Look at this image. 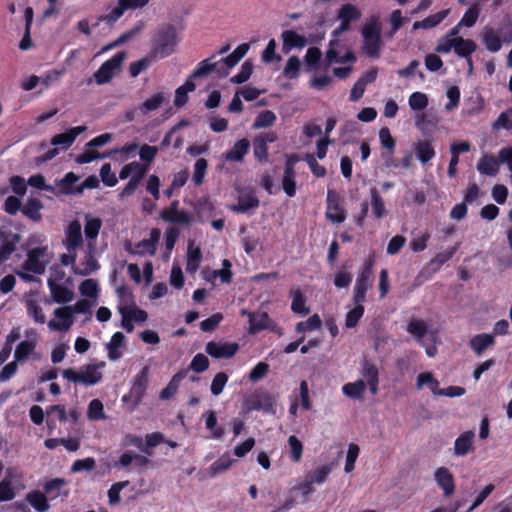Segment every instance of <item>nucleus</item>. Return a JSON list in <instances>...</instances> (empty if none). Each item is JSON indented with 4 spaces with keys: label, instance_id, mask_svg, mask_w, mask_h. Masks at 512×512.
Returning <instances> with one entry per match:
<instances>
[{
    "label": "nucleus",
    "instance_id": "2",
    "mask_svg": "<svg viewBox=\"0 0 512 512\" xmlns=\"http://www.w3.org/2000/svg\"><path fill=\"white\" fill-rule=\"evenodd\" d=\"M381 24L377 17L369 18L361 28L362 50L370 58H379L383 48Z\"/></svg>",
    "mask_w": 512,
    "mask_h": 512
},
{
    "label": "nucleus",
    "instance_id": "55",
    "mask_svg": "<svg viewBox=\"0 0 512 512\" xmlns=\"http://www.w3.org/2000/svg\"><path fill=\"white\" fill-rule=\"evenodd\" d=\"M332 471V466L329 464L321 465L316 467L313 471H311L307 478L313 483V484H323L328 476L330 475Z\"/></svg>",
    "mask_w": 512,
    "mask_h": 512
},
{
    "label": "nucleus",
    "instance_id": "37",
    "mask_svg": "<svg viewBox=\"0 0 512 512\" xmlns=\"http://www.w3.org/2000/svg\"><path fill=\"white\" fill-rule=\"evenodd\" d=\"M500 161L492 155H483L478 163L477 170L482 175L495 176L499 172Z\"/></svg>",
    "mask_w": 512,
    "mask_h": 512
},
{
    "label": "nucleus",
    "instance_id": "48",
    "mask_svg": "<svg viewBox=\"0 0 512 512\" xmlns=\"http://www.w3.org/2000/svg\"><path fill=\"white\" fill-rule=\"evenodd\" d=\"M215 56L201 61L197 68L193 71L192 77L199 78L210 72H216L221 69L220 60L214 61Z\"/></svg>",
    "mask_w": 512,
    "mask_h": 512
},
{
    "label": "nucleus",
    "instance_id": "61",
    "mask_svg": "<svg viewBox=\"0 0 512 512\" xmlns=\"http://www.w3.org/2000/svg\"><path fill=\"white\" fill-rule=\"evenodd\" d=\"M429 100L425 93L414 92L409 96V107L414 111H422L428 106Z\"/></svg>",
    "mask_w": 512,
    "mask_h": 512
},
{
    "label": "nucleus",
    "instance_id": "14",
    "mask_svg": "<svg viewBox=\"0 0 512 512\" xmlns=\"http://www.w3.org/2000/svg\"><path fill=\"white\" fill-rule=\"evenodd\" d=\"M21 476L14 468H7L4 478L0 481V502H8L13 500L17 492L22 488L16 482L20 480Z\"/></svg>",
    "mask_w": 512,
    "mask_h": 512
},
{
    "label": "nucleus",
    "instance_id": "9",
    "mask_svg": "<svg viewBox=\"0 0 512 512\" xmlns=\"http://www.w3.org/2000/svg\"><path fill=\"white\" fill-rule=\"evenodd\" d=\"M326 60L329 65L332 64H353L356 61L355 55L348 50L344 45L339 41V37L331 36V40L329 43V49L326 53Z\"/></svg>",
    "mask_w": 512,
    "mask_h": 512
},
{
    "label": "nucleus",
    "instance_id": "63",
    "mask_svg": "<svg viewBox=\"0 0 512 512\" xmlns=\"http://www.w3.org/2000/svg\"><path fill=\"white\" fill-rule=\"evenodd\" d=\"M276 121V115L273 111L265 110L257 115L253 123V128L260 129L272 126Z\"/></svg>",
    "mask_w": 512,
    "mask_h": 512
},
{
    "label": "nucleus",
    "instance_id": "30",
    "mask_svg": "<svg viewBox=\"0 0 512 512\" xmlns=\"http://www.w3.org/2000/svg\"><path fill=\"white\" fill-rule=\"evenodd\" d=\"M95 251L96 250H90L87 247V251L85 252L83 260H81L78 265L74 266L75 274L81 276H88L96 272L100 268V265L94 255Z\"/></svg>",
    "mask_w": 512,
    "mask_h": 512
},
{
    "label": "nucleus",
    "instance_id": "47",
    "mask_svg": "<svg viewBox=\"0 0 512 512\" xmlns=\"http://www.w3.org/2000/svg\"><path fill=\"white\" fill-rule=\"evenodd\" d=\"M79 180V176L73 172H68L61 180L57 181L56 186L61 194H76L74 186Z\"/></svg>",
    "mask_w": 512,
    "mask_h": 512
},
{
    "label": "nucleus",
    "instance_id": "19",
    "mask_svg": "<svg viewBox=\"0 0 512 512\" xmlns=\"http://www.w3.org/2000/svg\"><path fill=\"white\" fill-rule=\"evenodd\" d=\"M63 246L66 251H77L83 243L82 227L79 221L74 220L65 229Z\"/></svg>",
    "mask_w": 512,
    "mask_h": 512
},
{
    "label": "nucleus",
    "instance_id": "44",
    "mask_svg": "<svg viewBox=\"0 0 512 512\" xmlns=\"http://www.w3.org/2000/svg\"><path fill=\"white\" fill-rule=\"evenodd\" d=\"M48 496L38 490L29 492L26 495V501L37 511L47 512L50 508Z\"/></svg>",
    "mask_w": 512,
    "mask_h": 512
},
{
    "label": "nucleus",
    "instance_id": "28",
    "mask_svg": "<svg viewBox=\"0 0 512 512\" xmlns=\"http://www.w3.org/2000/svg\"><path fill=\"white\" fill-rule=\"evenodd\" d=\"M148 170V165H143L137 161L130 162L124 165L119 173V178L125 180L130 178V181L140 183Z\"/></svg>",
    "mask_w": 512,
    "mask_h": 512
},
{
    "label": "nucleus",
    "instance_id": "62",
    "mask_svg": "<svg viewBox=\"0 0 512 512\" xmlns=\"http://www.w3.org/2000/svg\"><path fill=\"white\" fill-rule=\"evenodd\" d=\"M87 417L89 420H103L106 418L104 413V406L99 399H93L89 405L87 410Z\"/></svg>",
    "mask_w": 512,
    "mask_h": 512
},
{
    "label": "nucleus",
    "instance_id": "36",
    "mask_svg": "<svg viewBox=\"0 0 512 512\" xmlns=\"http://www.w3.org/2000/svg\"><path fill=\"white\" fill-rule=\"evenodd\" d=\"M494 343L495 338L493 334L482 333L471 338L470 347L477 356H480L486 349L492 347Z\"/></svg>",
    "mask_w": 512,
    "mask_h": 512
},
{
    "label": "nucleus",
    "instance_id": "27",
    "mask_svg": "<svg viewBox=\"0 0 512 512\" xmlns=\"http://www.w3.org/2000/svg\"><path fill=\"white\" fill-rule=\"evenodd\" d=\"M274 398L267 393H258L247 400L249 410H262L267 413H274Z\"/></svg>",
    "mask_w": 512,
    "mask_h": 512
},
{
    "label": "nucleus",
    "instance_id": "57",
    "mask_svg": "<svg viewBox=\"0 0 512 512\" xmlns=\"http://www.w3.org/2000/svg\"><path fill=\"white\" fill-rule=\"evenodd\" d=\"M363 303L364 302H354L355 306L347 312L345 317V326L347 328H353L358 324L364 314Z\"/></svg>",
    "mask_w": 512,
    "mask_h": 512
},
{
    "label": "nucleus",
    "instance_id": "13",
    "mask_svg": "<svg viewBox=\"0 0 512 512\" xmlns=\"http://www.w3.org/2000/svg\"><path fill=\"white\" fill-rule=\"evenodd\" d=\"M149 368L146 366L134 377L132 387L128 395H124L123 402L133 400V408L137 407L143 400L148 386Z\"/></svg>",
    "mask_w": 512,
    "mask_h": 512
},
{
    "label": "nucleus",
    "instance_id": "35",
    "mask_svg": "<svg viewBox=\"0 0 512 512\" xmlns=\"http://www.w3.org/2000/svg\"><path fill=\"white\" fill-rule=\"evenodd\" d=\"M283 51L288 53L293 48H303L307 44L306 37L293 30H286L282 33Z\"/></svg>",
    "mask_w": 512,
    "mask_h": 512
},
{
    "label": "nucleus",
    "instance_id": "58",
    "mask_svg": "<svg viewBox=\"0 0 512 512\" xmlns=\"http://www.w3.org/2000/svg\"><path fill=\"white\" fill-rule=\"evenodd\" d=\"M234 463L235 460L233 458H231L229 455H224L209 467V475L214 477L220 473H223L227 471Z\"/></svg>",
    "mask_w": 512,
    "mask_h": 512
},
{
    "label": "nucleus",
    "instance_id": "17",
    "mask_svg": "<svg viewBox=\"0 0 512 512\" xmlns=\"http://www.w3.org/2000/svg\"><path fill=\"white\" fill-rule=\"evenodd\" d=\"M148 2L149 0H118L117 5L107 15L103 16L101 20L107 23H114L126 11L143 8Z\"/></svg>",
    "mask_w": 512,
    "mask_h": 512
},
{
    "label": "nucleus",
    "instance_id": "54",
    "mask_svg": "<svg viewBox=\"0 0 512 512\" xmlns=\"http://www.w3.org/2000/svg\"><path fill=\"white\" fill-rule=\"evenodd\" d=\"M43 205L38 199H29L24 207L22 208V213L33 221L41 220V209Z\"/></svg>",
    "mask_w": 512,
    "mask_h": 512
},
{
    "label": "nucleus",
    "instance_id": "29",
    "mask_svg": "<svg viewBox=\"0 0 512 512\" xmlns=\"http://www.w3.org/2000/svg\"><path fill=\"white\" fill-rule=\"evenodd\" d=\"M85 130H86V126H77V127L70 128L69 130H67L64 133L55 135L51 139V144L53 146H56V147L58 146L61 149L66 150L74 143L77 136L80 135L81 133H83Z\"/></svg>",
    "mask_w": 512,
    "mask_h": 512
},
{
    "label": "nucleus",
    "instance_id": "21",
    "mask_svg": "<svg viewBox=\"0 0 512 512\" xmlns=\"http://www.w3.org/2000/svg\"><path fill=\"white\" fill-rule=\"evenodd\" d=\"M326 217L336 224H340L346 219V211L341 205L339 197L333 191L327 193Z\"/></svg>",
    "mask_w": 512,
    "mask_h": 512
},
{
    "label": "nucleus",
    "instance_id": "56",
    "mask_svg": "<svg viewBox=\"0 0 512 512\" xmlns=\"http://www.w3.org/2000/svg\"><path fill=\"white\" fill-rule=\"evenodd\" d=\"M287 443L290 459L294 463H299L302 459L304 450L302 442L295 435H291L289 436Z\"/></svg>",
    "mask_w": 512,
    "mask_h": 512
},
{
    "label": "nucleus",
    "instance_id": "41",
    "mask_svg": "<svg viewBox=\"0 0 512 512\" xmlns=\"http://www.w3.org/2000/svg\"><path fill=\"white\" fill-rule=\"evenodd\" d=\"M124 340V335L121 332H116L112 335L110 341L107 343V355L111 361H116L121 358V348L124 344Z\"/></svg>",
    "mask_w": 512,
    "mask_h": 512
},
{
    "label": "nucleus",
    "instance_id": "59",
    "mask_svg": "<svg viewBox=\"0 0 512 512\" xmlns=\"http://www.w3.org/2000/svg\"><path fill=\"white\" fill-rule=\"evenodd\" d=\"M370 195L373 214L375 215L376 218L380 219L387 213L385 208V202L376 189H371Z\"/></svg>",
    "mask_w": 512,
    "mask_h": 512
},
{
    "label": "nucleus",
    "instance_id": "51",
    "mask_svg": "<svg viewBox=\"0 0 512 512\" xmlns=\"http://www.w3.org/2000/svg\"><path fill=\"white\" fill-rule=\"evenodd\" d=\"M166 101L167 98L164 93H156L143 102V104L139 107V111L142 114H148L159 109L161 105Z\"/></svg>",
    "mask_w": 512,
    "mask_h": 512
},
{
    "label": "nucleus",
    "instance_id": "16",
    "mask_svg": "<svg viewBox=\"0 0 512 512\" xmlns=\"http://www.w3.org/2000/svg\"><path fill=\"white\" fill-rule=\"evenodd\" d=\"M25 339L21 341L14 351V359L18 362L24 361L35 355V349L38 341L36 329L29 328L25 331Z\"/></svg>",
    "mask_w": 512,
    "mask_h": 512
},
{
    "label": "nucleus",
    "instance_id": "11",
    "mask_svg": "<svg viewBox=\"0 0 512 512\" xmlns=\"http://www.w3.org/2000/svg\"><path fill=\"white\" fill-rule=\"evenodd\" d=\"M74 321L71 309L64 305L53 311V317L47 322V327L52 332H67L73 326Z\"/></svg>",
    "mask_w": 512,
    "mask_h": 512
},
{
    "label": "nucleus",
    "instance_id": "26",
    "mask_svg": "<svg viewBox=\"0 0 512 512\" xmlns=\"http://www.w3.org/2000/svg\"><path fill=\"white\" fill-rule=\"evenodd\" d=\"M102 227L100 218L87 215L85 217L84 233L87 240V247L96 250V239Z\"/></svg>",
    "mask_w": 512,
    "mask_h": 512
},
{
    "label": "nucleus",
    "instance_id": "40",
    "mask_svg": "<svg viewBox=\"0 0 512 512\" xmlns=\"http://www.w3.org/2000/svg\"><path fill=\"white\" fill-rule=\"evenodd\" d=\"M250 143L247 139L237 141L232 149L224 154L226 161L241 162L248 153Z\"/></svg>",
    "mask_w": 512,
    "mask_h": 512
},
{
    "label": "nucleus",
    "instance_id": "33",
    "mask_svg": "<svg viewBox=\"0 0 512 512\" xmlns=\"http://www.w3.org/2000/svg\"><path fill=\"white\" fill-rule=\"evenodd\" d=\"M202 261V252L199 246L193 241H189L186 257V271L189 274H195L200 267Z\"/></svg>",
    "mask_w": 512,
    "mask_h": 512
},
{
    "label": "nucleus",
    "instance_id": "5",
    "mask_svg": "<svg viewBox=\"0 0 512 512\" xmlns=\"http://www.w3.org/2000/svg\"><path fill=\"white\" fill-rule=\"evenodd\" d=\"M105 366V362L100 361L97 363L85 365L79 370L68 368L62 371V376L64 379L73 383H79L85 386H93L101 381L103 377L102 370L105 368Z\"/></svg>",
    "mask_w": 512,
    "mask_h": 512
},
{
    "label": "nucleus",
    "instance_id": "8",
    "mask_svg": "<svg viewBox=\"0 0 512 512\" xmlns=\"http://www.w3.org/2000/svg\"><path fill=\"white\" fill-rule=\"evenodd\" d=\"M126 58L125 52H119L112 58L105 61L100 68L94 73V79L97 84L102 85L108 83L120 70L123 61Z\"/></svg>",
    "mask_w": 512,
    "mask_h": 512
},
{
    "label": "nucleus",
    "instance_id": "60",
    "mask_svg": "<svg viewBox=\"0 0 512 512\" xmlns=\"http://www.w3.org/2000/svg\"><path fill=\"white\" fill-rule=\"evenodd\" d=\"M480 15V8L477 3L472 4L467 11L464 13L463 17L461 18L460 25L463 27L471 28L473 27Z\"/></svg>",
    "mask_w": 512,
    "mask_h": 512
},
{
    "label": "nucleus",
    "instance_id": "24",
    "mask_svg": "<svg viewBox=\"0 0 512 512\" xmlns=\"http://www.w3.org/2000/svg\"><path fill=\"white\" fill-rule=\"evenodd\" d=\"M475 432L468 430L461 433L454 441L453 452L458 457L469 454L474 449Z\"/></svg>",
    "mask_w": 512,
    "mask_h": 512
},
{
    "label": "nucleus",
    "instance_id": "64",
    "mask_svg": "<svg viewBox=\"0 0 512 512\" xmlns=\"http://www.w3.org/2000/svg\"><path fill=\"white\" fill-rule=\"evenodd\" d=\"M301 61L296 56H291L283 69V75L288 79H296L299 76Z\"/></svg>",
    "mask_w": 512,
    "mask_h": 512
},
{
    "label": "nucleus",
    "instance_id": "49",
    "mask_svg": "<svg viewBox=\"0 0 512 512\" xmlns=\"http://www.w3.org/2000/svg\"><path fill=\"white\" fill-rule=\"evenodd\" d=\"M250 332L256 333L269 327L270 318L266 312L249 313Z\"/></svg>",
    "mask_w": 512,
    "mask_h": 512
},
{
    "label": "nucleus",
    "instance_id": "31",
    "mask_svg": "<svg viewBox=\"0 0 512 512\" xmlns=\"http://www.w3.org/2000/svg\"><path fill=\"white\" fill-rule=\"evenodd\" d=\"M362 379L365 381L366 386L372 395L378 392L379 385V371L377 367L369 362H365L361 370Z\"/></svg>",
    "mask_w": 512,
    "mask_h": 512
},
{
    "label": "nucleus",
    "instance_id": "45",
    "mask_svg": "<svg viewBox=\"0 0 512 512\" xmlns=\"http://www.w3.org/2000/svg\"><path fill=\"white\" fill-rule=\"evenodd\" d=\"M439 381L434 377L431 372H422L417 376L416 387L418 390L428 387L429 390L437 396L440 390Z\"/></svg>",
    "mask_w": 512,
    "mask_h": 512
},
{
    "label": "nucleus",
    "instance_id": "53",
    "mask_svg": "<svg viewBox=\"0 0 512 512\" xmlns=\"http://www.w3.org/2000/svg\"><path fill=\"white\" fill-rule=\"evenodd\" d=\"M186 377V372L180 371L176 373L168 385L160 392V399L167 400L172 397L178 390L180 382Z\"/></svg>",
    "mask_w": 512,
    "mask_h": 512
},
{
    "label": "nucleus",
    "instance_id": "50",
    "mask_svg": "<svg viewBox=\"0 0 512 512\" xmlns=\"http://www.w3.org/2000/svg\"><path fill=\"white\" fill-rule=\"evenodd\" d=\"M477 49V44L472 39H456L454 52L462 58H469Z\"/></svg>",
    "mask_w": 512,
    "mask_h": 512
},
{
    "label": "nucleus",
    "instance_id": "4",
    "mask_svg": "<svg viewBox=\"0 0 512 512\" xmlns=\"http://www.w3.org/2000/svg\"><path fill=\"white\" fill-rule=\"evenodd\" d=\"M179 42L174 26L166 25L158 29L152 41L151 56L165 58L174 53Z\"/></svg>",
    "mask_w": 512,
    "mask_h": 512
},
{
    "label": "nucleus",
    "instance_id": "12",
    "mask_svg": "<svg viewBox=\"0 0 512 512\" xmlns=\"http://www.w3.org/2000/svg\"><path fill=\"white\" fill-rule=\"evenodd\" d=\"M337 18L340 20V24L331 34L335 39L350 29L351 22L357 21L361 18V11L355 5L347 3L340 7L337 13Z\"/></svg>",
    "mask_w": 512,
    "mask_h": 512
},
{
    "label": "nucleus",
    "instance_id": "15",
    "mask_svg": "<svg viewBox=\"0 0 512 512\" xmlns=\"http://www.w3.org/2000/svg\"><path fill=\"white\" fill-rule=\"evenodd\" d=\"M407 331L417 340L420 345L425 344V340L437 344L438 332L437 330H429L425 321L421 319H412L407 325Z\"/></svg>",
    "mask_w": 512,
    "mask_h": 512
},
{
    "label": "nucleus",
    "instance_id": "23",
    "mask_svg": "<svg viewBox=\"0 0 512 512\" xmlns=\"http://www.w3.org/2000/svg\"><path fill=\"white\" fill-rule=\"evenodd\" d=\"M51 299L53 302L58 304H66L73 300L74 293L67 286L62 283H58L57 279L49 277L47 281Z\"/></svg>",
    "mask_w": 512,
    "mask_h": 512
},
{
    "label": "nucleus",
    "instance_id": "52",
    "mask_svg": "<svg viewBox=\"0 0 512 512\" xmlns=\"http://www.w3.org/2000/svg\"><path fill=\"white\" fill-rule=\"evenodd\" d=\"M79 292L83 297L90 298L95 303L100 292L99 284L95 279H86L80 284Z\"/></svg>",
    "mask_w": 512,
    "mask_h": 512
},
{
    "label": "nucleus",
    "instance_id": "32",
    "mask_svg": "<svg viewBox=\"0 0 512 512\" xmlns=\"http://www.w3.org/2000/svg\"><path fill=\"white\" fill-rule=\"evenodd\" d=\"M434 480L437 485L443 489L446 496H450L454 493L455 485L453 475L445 467L438 468L434 473Z\"/></svg>",
    "mask_w": 512,
    "mask_h": 512
},
{
    "label": "nucleus",
    "instance_id": "20",
    "mask_svg": "<svg viewBox=\"0 0 512 512\" xmlns=\"http://www.w3.org/2000/svg\"><path fill=\"white\" fill-rule=\"evenodd\" d=\"M250 45L240 44L230 55L220 59L221 69L217 70L218 77H226L230 70L248 53Z\"/></svg>",
    "mask_w": 512,
    "mask_h": 512
},
{
    "label": "nucleus",
    "instance_id": "46",
    "mask_svg": "<svg viewBox=\"0 0 512 512\" xmlns=\"http://www.w3.org/2000/svg\"><path fill=\"white\" fill-rule=\"evenodd\" d=\"M66 486V481L62 478L52 479L44 485L45 494L49 497L50 500H54L57 497L64 495L67 496L68 492H64V487Z\"/></svg>",
    "mask_w": 512,
    "mask_h": 512
},
{
    "label": "nucleus",
    "instance_id": "1",
    "mask_svg": "<svg viewBox=\"0 0 512 512\" xmlns=\"http://www.w3.org/2000/svg\"><path fill=\"white\" fill-rule=\"evenodd\" d=\"M27 258L22 263V269L41 275L53 258V252L47 244L46 236L42 233H34L27 239Z\"/></svg>",
    "mask_w": 512,
    "mask_h": 512
},
{
    "label": "nucleus",
    "instance_id": "43",
    "mask_svg": "<svg viewBox=\"0 0 512 512\" xmlns=\"http://www.w3.org/2000/svg\"><path fill=\"white\" fill-rule=\"evenodd\" d=\"M414 149L418 160L425 164L435 157L433 144L429 140H419L414 143Z\"/></svg>",
    "mask_w": 512,
    "mask_h": 512
},
{
    "label": "nucleus",
    "instance_id": "10",
    "mask_svg": "<svg viewBox=\"0 0 512 512\" xmlns=\"http://www.w3.org/2000/svg\"><path fill=\"white\" fill-rule=\"evenodd\" d=\"M118 309L122 317V327L127 332L133 331L134 323H142L147 319V313L134 303H120Z\"/></svg>",
    "mask_w": 512,
    "mask_h": 512
},
{
    "label": "nucleus",
    "instance_id": "38",
    "mask_svg": "<svg viewBox=\"0 0 512 512\" xmlns=\"http://www.w3.org/2000/svg\"><path fill=\"white\" fill-rule=\"evenodd\" d=\"M232 264L229 260L225 259L222 262V269L212 270L210 272H206L203 275V278L206 281L213 282L215 279L219 278L222 283H230L232 281Z\"/></svg>",
    "mask_w": 512,
    "mask_h": 512
},
{
    "label": "nucleus",
    "instance_id": "6",
    "mask_svg": "<svg viewBox=\"0 0 512 512\" xmlns=\"http://www.w3.org/2000/svg\"><path fill=\"white\" fill-rule=\"evenodd\" d=\"M50 300L43 299L37 292L30 291L23 297L26 314L37 324H47L43 304H49Z\"/></svg>",
    "mask_w": 512,
    "mask_h": 512
},
{
    "label": "nucleus",
    "instance_id": "42",
    "mask_svg": "<svg viewBox=\"0 0 512 512\" xmlns=\"http://www.w3.org/2000/svg\"><path fill=\"white\" fill-rule=\"evenodd\" d=\"M366 383L363 379H358L354 382L346 383L342 386L343 394L354 400H361L366 391Z\"/></svg>",
    "mask_w": 512,
    "mask_h": 512
},
{
    "label": "nucleus",
    "instance_id": "34",
    "mask_svg": "<svg viewBox=\"0 0 512 512\" xmlns=\"http://www.w3.org/2000/svg\"><path fill=\"white\" fill-rule=\"evenodd\" d=\"M294 163L292 159L286 161L282 178V187L288 197H293L296 194Z\"/></svg>",
    "mask_w": 512,
    "mask_h": 512
},
{
    "label": "nucleus",
    "instance_id": "3",
    "mask_svg": "<svg viewBox=\"0 0 512 512\" xmlns=\"http://www.w3.org/2000/svg\"><path fill=\"white\" fill-rule=\"evenodd\" d=\"M480 39L489 52L496 53L500 51L503 44H510L512 42L511 22L507 20L498 29L488 25L485 26L480 33Z\"/></svg>",
    "mask_w": 512,
    "mask_h": 512
},
{
    "label": "nucleus",
    "instance_id": "7",
    "mask_svg": "<svg viewBox=\"0 0 512 512\" xmlns=\"http://www.w3.org/2000/svg\"><path fill=\"white\" fill-rule=\"evenodd\" d=\"M374 260L368 259L364 262L361 271L358 274L353 290V302H365L366 292L371 286L373 275Z\"/></svg>",
    "mask_w": 512,
    "mask_h": 512
},
{
    "label": "nucleus",
    "instance_id": "18",
    "mask_svg": "<svg viewBox=\"0 0 512 512\" xmlns=\"http://www.w3.org/2000/svg\"><path fill=\"white\" fill-rule=\"evenodd\" d=\"M238 349L237 343L223 341H210L205 347L206 353L217 359H229L237 353Z\"/></svg>",
    "mask_w": 512,
    "mask_h": 512
},
{
    "label": "nucleus",
    "instance_id": "22",
    "mask_svg": "<svg viewBox=\"0 0 512 512\" xmlns=\"http://www.w3.org/2000/svg\"><path fill=\"white\" fill-rule=\"evenodd\" d=\"M159 238L160 231L158 229H154L151 231L150 237L148 239H143L134 246H129L127 251L131 254L139 256L154 255Z\"/></svg>",
    "mask_w": 512,
    "mask_h": 512
},
{
    "label": "nucleus",
    "instance_id": "39",
    "mask_svg": "<svg viewBox=\"0 0 512 512\" xmlns=\"http://www.w3.org/2000/svg\"><path fill=\"white\" fill-rule=\"evenodd\" d=\"M259 206V200L253 192L242 193L238 197V203L231 206V210L237 213H246L250 209Z\"/></svg>",
    "mask_w": 512,
    "mask_h": 512
},
{
    "label": "nucleus",
    "instance_id": "25",
    "mask_svg": "<svg viewBox=\"0 0 512 512\" xmlns=\"http://www.w3.org/2000/svg\"><path fill=\"white\" fill-rule=\"evenodd\" d=\"M179 202L174 201L172 202L171 206L168 208H165L161 211L160 216L161 218L170 223L175 224H189L191 221V216L188 215L183 210L178 209Z\"/></svg>",
    "mask_w": 512,
    "mask_h": 512
}]
</instances>
